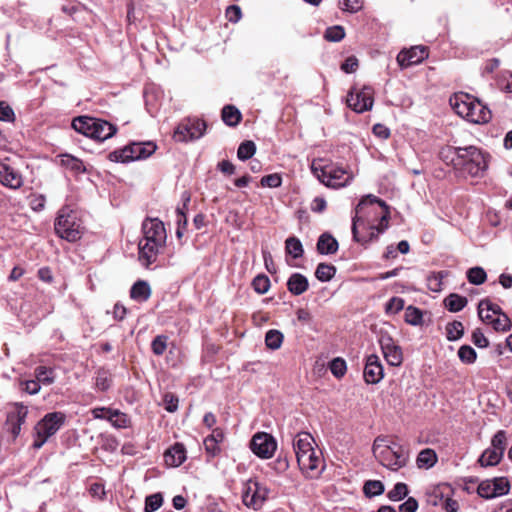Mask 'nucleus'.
I'll return each instance as SVG.
<instances>
[{"label": "nucleus", "mask_w": 512, "mask_h": 512, "mask_svg": "<svg viewBox=\"0 0 512 512\" xmlns=\"http://www.w3.org/2000/svg\"><path fill=\"white\" fill-rule=\"evenodd\" d=\"M472 342L479 348H486L489 345L488 339L480 329H475L472 333Z\"/></svg>", "instance_id": "62"}, {"label": "nucleus", "mask_w": 512, "mask_h": 512, "mask_svg": "<svg viewBox=\"0 0 512 512\" xmlns=\"http://www.w3.org/2000/svg\"><path fill=\"white\" fill-rule=\"evenodd\" d=\"M466 277L469 283L473 285H481L487 279V274L482 267L475 266L467 270Z\"/></svg>", "instance_id": "41"}, {"label": "nucleus", "mask_w": 512, "mask_h": 512, "mask_svg": "<svg viewBox=\"0 0 512 512\" xmlns=\"http://www.w3.org/2000/svg\"><path fill=\"white\" fill-rule=\"evenodd\" d=\"M317 250L320 254H334L338 250V242L332 235L323 233L318 239Z\"/></svg>", "instance_id": "26"}, {"label": "nucleus", "mask_w": 512, "mask_h": 512, "mask_svg": "<svg viewBox=\"0 0 512 512\" xmlns=\"http://www.w3.org/2000/svg\"><path fill=\"white\" fill-rule=\"evenodd\" d=\"M95 119L89 116H79L73 119L72 128L87 137L91 138L92 127L95 125Z\"/></svg>", "instance_id": "28"}, {"label": "nucleus", "mask_w": 512, "mask_h": 512, "mask_svg": "<svg viewBox=\"0 0 512 512\" xmlns=\"http://www.w3.org/2000/svg\"><path fill=\"white\" fill-rule=\"evenodd\" d=\"M116 131L117 128L113 124L96 118L95 125L92 127L91 138L98 141H104L111 138Z\"/></svg>", "instance_id": "21"}, {"label": "nucleus", "mask_w": 512, "mask_h": 512, "mask_svg": "<svg viewBox=\"0 0 512 512\" xmlns=\"http://www.w3.org/2000/svg\"><path fill=\"white\" fill-rule=\"evenodd\" d=\"M165 463L171 467H178L186 460V449L182 443H175L164 454Z\"/></svg>", "instance_id": "22"}, {"label": "nucleus", "mask_w": 512, "mask_h": 512, "mask_svg": "<svg viewBox=\"0 0 512 512\" xmlns=\"http://www.w3.org/2000/svg\"><path fill=\"white\" fill-rule=\"evenodd\" d=\"M27 415L28 407L23 403L12 404L11 410L7 413L4 427L13 440L20 435L21 427L26 422Z\"/></svg>", "instance_id": "14"}, {"label": "nucleus", "mask_w": 512, "mask_h": 512, "mask_svg": "<svg viewBox=\"0 0 512 512\" xmlns=\"http://www.w3.org/2000/svg\"><path fill=\"white\" fill-rule=\"evenodd\" d=\"M141 230L143 237L138 244L139 261L143 266L149 268L165 249L167 232L161 220L150 217L144 219Z\"/></svg>", "instance_id": "1"}, {"label": "nucleus", "mask_w": 512, "mask_h": 512, "mask_svg": "<svg viewBox=\"0 0 512 512\" xmlns=\"http://www.w3.org/2000/svg\"><path fill=\"white\" fill-rule=\"evenodd\" d=\"M276 448V440L266 432L256 433L250 441V449L256 456L262 459L271 458Z\"/></svg>", "instance_id": "16"}, {"label": "nucleus", "mask_w": 512, "mask_h": 512, "mask_svg": "<svg viewBox=\"0 0 512 512\" xmlns=\"http://www.w3.org/2000/svg\"><path fill=\"white\" fill-rule=\"evenodd\" d=\"M448 275L447 271L433 272L427 277L428 287L434 292L441 290L442 279Z\"/></svg>", "instance_id": "47"}, {"label": "nucleus", "mask_w": 512, "mask_h": 512, "mask_svg": "<svg viewBox=\"0 0 512 512\" xmlns=\"http://www.w3.org/2000/svg\"><path fill=\"white\" fill-rule=\"evenodd\" d=\"M507 445L506 431L499 430L491 440V447L504 454Z\"/></svg>", "instance_id": "53"}, {"label": "nucleus", "mask_w": 512, "mask_h": 512, "mask_svg": "<svg viewBox=\"0 0 512 512\" xmlns=\"http://www.w3.org/2000/svg\"><path fill=\"white\" fill-rule=\"evenodd\" d=\"M156 145L152 142L132 143L121 150L110 153L109 159L115 162H129L149 157L154 153Z\"/></svg>", "instance_id": "9"}, {"label": "nucleus", "mask_w": 512, "mask_h": 512, "mask_svg": "<svg viewBox=\"0 0 512 512\" xmlns=\"http://www.w3.org/2000/svg\"><path fill=\"white\" fill-rule=\"evenodd\" d=\"M373 89L365 86L362 89H351L347 96V105L356 113L369 111L373 106Z\"/></svg>", "instance_id": "15"}, {"label": "nucleus", "mask_w": 512, "mask_h": 512, "mask_svg": "<svg viewBox=\"0 0 512 512\" xmlns=\"http://www.w3.org/2000/svg\"><path fill=\"white\" fill-rule=\"evenodd\" d=\"M269 495V489L257 481L249 479L243 488L242 501L245 506L258 510L262 507Z\"/></svg>", "instance_id": "10"}, {"label": "nucleus", "mask_w": 512, "mask_h": 512, "mask_svg": "<svg viewBox=\"0 0 512 512\" xmlns=\"http://www.w3.org/2000/svg\"><path fill=\"white\" fill-rule=\"evenodd\" d=\"M491 479H487L482 481L477 488V493L480 497L485 499H493L497 497V493H495L492 486Z\"/></svg>", "instance_id": "51"}, {"label": "nucleus", "mask_w": 512, "mask_h": 512, "mask_svg": "<svg viewBox=\"0 0 512 512\" xmlns=\"http://www.w3.org/2000/svg\"><path fill=\"white\" fill-rule=\"evenodd\" d=\"M221 117L224 123L230 127L237 126L241 119L242 114L238 108L233 105H225L222 108Z\"/></svg>", "instance_id": "29"}, {"label": "nucleus", "mask_w": 512, "mask_h": 512, "mask_svg": "<svg viewBox=\"0 0 512 512\" xmlns=\"http://www.w3.org/2000/svg\"><path fill=\"white\" fill-rule=\"evenodd\" d=\"M467 303L468 300L466 297L456 293H451L444 299V306L450 312L461 311Z\"/></svg>", "instance_id": "30"}, {"label": "nucleus", "mask_w": 512, "mask_h": 512, "mask_svg": "<svg viewBox=\"0 0 512 512\" xmlns=\"http://www.w3.org/2000/svg\"><path fill=\"white\" fill-rule=\"evenodd\" d=\"M404 308V300L400 297H392L385 305L387 314H397Z\"/></svg>", "instance_id": "56"}, {"label": "nucleus", "mask_w": 512, "mask_h": 512, "mask_svg": "<svg viewBox=\"0 0 512 512\" xmlns=\"http://www.w3.org/2000/svg\"><path fill=\"white\" fill-rule=\"evenodd\" d=\"M493 489L497 493V497L506 495L510 491V482L506 477H495L491 479Z\"/></svg>", "instance_id": "45"}, {"label": "nucleus", "mask_w": 512, "mask_h": 512, "mask_svg": "<svg viewBox=\"0 0 512 512\" xmlns=\"http://www.w3.org/2000/svg\"><path fill=\"white\" fill-rule=\"evenodd\" d=\"M428 50L426 46L418 45L409 49H403L397 55V63L404 69L413 65L420 64L428 58Z\"/></svg>", "instance_id": "18"}, {"label": "nucleus", "mask_w": 512, "mask_h": 512, "mask_svg": "<svg viewBox=\"0 0 512 512\" xmlns=\"http://www.w3.org/2000/svg\"><path fill=\"white\" fill-rule=\"evenodd\" d=\"M256 152V145L253 141L247 140L242 142L237 150V157L242 160L250 159Z\"/></svg>", "instance_id": "43"}, {"label": "nucleus", "mask_w": 512, "mask_h": 512, "mask_svg": "<svg viewBox=\"0 0 512 512\" xmlns=\"http://www.w3.org/2000/svg\"><path fill=\"white\" fill-rule=\"evenodd\" d=\"M485 321L490 323L496 331L505 332L510 330L512 326L511 320L504 312L492 317L490 320Z\"/></svg>", "instance_id": "37"}, {"label": "nucleus", "mask_w": 512, "mask_h": 512, "mask_svg": "<svg viewBox=\"0 0 512 512\" xmlns=\"http://www.w3.org/2000/svg\"><path fill=\"white\" fill-rule=\"evenodd\" d=\"M309 288V282L306 276L301 273H293L287 281L288 291L295 296L306 292Z\"/></svg>", "instance_id": "23"}, {"label": "nucleus", "mask_w": 512, "mask_h": 512, "mask_svg": "<svg viewBox=\"0 0 512 512\" xmlns=\"http://www.w3.org/2000/svg\"><path fill=\"white\" fill-rule=\"evenodd\" d=\"M163 401L165 404V409L168 412L173 413L178 409L179 400L174 394H172V393L165 394Z\"/></svg>", "instance_id": "61"}, {"label": "nucleus", "mask_w": 512, "mask_h": 512, "mask_svg": "<svg viewBox=\"0 0 512 512\" xmlns=\"http://www.w3.org/2000/svg\"><path fill=\"white\" fill-rule=\"evenodd\" d=\"M418 509V502L415 498L409 497L404 503L399 506L400 512H416Z\"/></svg>", "instance_id": "64"}, {"label": "nucleus", "mask_w": 512, "mask_h": 512, "mask_svg": "<svg viewBox=\"0 0 512 512\" xmlns=\"http://www.w3.org/2000/svg\"><path fill=\"white\" fill-rule=\"evenodd\" d=\"M299 468L309 478L320 476L324 469V460L321 451L315 448L296 457Z\"/></svg>", "instance_id": "13"}, {"label": "nucleus", "mask_w": 512, "mask_h": 512, "mask_svg": "<svg viewBox=\"0 0 512 512\" xmlns=\"http://www.w3.org/2000/svg\"><path fill=\"white\" fill-rule=\"evenodd\" d=\"M109 422L117 429L128 428L131 424L130 417L118 409H112L109 415Z\"/></svg>", "instance_id": "33"}, {"label": "nucleus", "mask_w": 512, "mask_h": 512, "mask_svg": "<svg viewBox=\"0 0 512 512\" xmlns=\"http://www.w3.org/2000/svg\"><path fill=\"white\" fill-rule=\"evenodd\" d=\"M459 359L466 364H472L476 361L477 353L469 345H462L458 350Z\"/></svg>", "instance_id": "48"}, {"label": "nucleus", "mask_w": 512, "mask_h": 512, "mask_svg": "<svg viewBox=\"0 0 512 512\" xmlns=\"http://www.w3.org/2000/svg\"><path fill=\"white\" fill-rule=\"evenodd\" d=\"M151 296L150 285L146 281L139 280L133 284L130 297L138 302H145Z\"/></svg>", "instance_id": "27"}, {"label": "nucleus", "mask_w": 512, "mask_h": 512, "mask_svg": "<svg viewBox=\"0 0 512 512\" xmlns=\"http://www.w3.org/2000/svg\"><path fill=\"white\" fill-rule=\"evenodd\" d=\"M252 287L256 293L265 294L270 288V279L264 274L257 275L252 281Z\"/></svg>", "instance_id": "46"}, {"label": "nucleus", "mask_w": 512, "mask_h": 512, "mask_svg": "<svg viewBox=\"0 0 512 512\" xmlns=\"http://www.w3.org/2000/svg\"><path fill=\"white\" fill-rule=\"evenodd\" d=\"M284 335L276 329L268 330L265 335V344L271 350H277L283 343Z\"/></svg>", "instance_id": "36"}, {"label": "nucleus", "mask_w": 512, "mask_h": 512, "mask_svg": "<svg viewBox=\"0 0 512 512\" xmlns=\"http://www.w3.org/2000/svg\"><path fill=\"white\" fill-rule=\"evenodd\" d=\"M35 377L40 384L50 385L55 380L54 370L45 366H38L35 368Z\"/></svg>", "instance_id": "39"}, {"label": "nucleus", "mask_w": 512, "mask_h": 512, "mask_svg": "<svg viewBox=\"0 0 512 512\" xmlns=\"http://www.w3.org/2000/svg\"><path fill=\"white\" fill-rule=\"evenodd\" d=\"M384 490V484L379 480H368L363 486V493L369 498L383 494Z\"/></svg>", "instance_id": "40"}, {"label": "nucleus", "mask_w": 512, "mask_h": 512, "mask_svg": "<svg viewBox=\"0 0 512 512\" xmlns=\"http://www.w3.org/2000/svg\"><path fill=\"white\" fill-rule=\"evenodd\" d=\"M363 377L368 384H377L383 379L384 370L377 355L371 354L367 357Z\"/></svg>", "instance_id": "19"}, {"label": "nucleus", "mask_w": 512, "mask_h": 512, "mask_svg": "<svg viewBox=\"0 0 512 512\" xmlns=\"http://www.w3.org/2000/svg\"><path fill=\"white\" fill-rule=\"evenodd\" d=\"M163 498L160 493L149 495L145 499V512H154L161 507Z\"/></svg>", "instance_id": "52"}, {"label": "nucleus", "mask_w": 512, "mask_h": 512, "mask_svg": "<svg viewBox=\"0 0 512 512\" xmlns=\"http://www.w3.org/2000/svg\"><path fill=\"white\" fill-rule=\"evenodd\" d=\"M56 234L69 242H75L81 238L83 227L76 211L69 207L59 210L54 224Z\"/></svg>", "instance_id": "5"}, {"label": "nucleus", "mask_w": 512, "mask_h": 512, "mask_svg": "<svg viewBox=\"0 0 512 512\" xmlns=\"http://www.w3.org/2000/svg\"><path fill=\"white\" fill-rule=\"evenodd\" d=\"M368 204L369 205L377 204L382 209L381 216H380V222H379L378 226H375L376 231L378 233H382L388 227L389 210H388L387 204L383 200L377 198L374 195H367L366 197L362 198L360 200V202L357 204V206L355 208V216L352 219L353 239L358 243L363 242V240L358 236V230H357V226L363 222V219L360 216V214L363 213L365 206Z\"/></svg>", "instance_id": "7"}, {"label": "nucleus", "mask_w": 512, "mask_h": 512, "mask_svg": "<svg viewBox=\"0 0 512 512\" xmlns=\"http://www.w3.org/2000/svg\"><path fill=\"white\" fill-rule=\"evenodd\" d=\"M405 321L406 323L413 326L421 325L423 322L422 311L419 308L414 307L412 305L408 306L405 309Z\"/></svg>", "instance_id": "42"}, {"label": "nucleus", "mask_w": 512, "mask_h": 512, "mask_svg": "<svg viewBox=\"0 0 512 512\" xmlns=\"http://www.w3.org/2000/svg\"><path fill=\"white\" fill-rule=\"evenodd\" d=\"M446 338L448 341H457L464 335V325L461 321H452L445 327Z\"/></svg>", "instance_id": "34"}, {"label": "nucleus", "mask_w": 512, "mask_h": 512, "mask_svg": "<svg viewBox=\"0 0 512 512\" xmlns=\"http://www.w3.org/2000/svg\"><path fill=\"white\" fill-rule=\"evenodd\" d=\"M46 198L43 195H32L29 200V205L34 211H41L45 207Z\"/></svg>", "instance_id": "63"}, {"label": "nucleus", "mask_w": 512, "mask_h": 512, "mask_svg": "<svg viewBox=\"0 0 512 512\" xmlns=\"http://www.w3.org/2000/svg\"><path fill=\"white\" fill-rule=\"evenodd\" d=\"M372 451L379 463L392 471L406 466L408 461V452L404 447L395 442H389L386 437H377Z\"/></svg>", "instance_id": "3"}, {"label": "nucleus", "mask_w": 512, "mask_h": 512, "mask_svg": "<svg viewBox=\"0 0 512 512\" xmlns=\"http://www.w3.org/2000/svg\"><path fill=\"white\" fill-rule=\"evenodd\" d=\"M499 305L492 303L488 298L482 299L478 304V315L483 320H490L492 317L502 313Z\"/></svg>", "instance_id": "25"}, {"label": "nucleus", "mask_w": 512, "mask_h": 512, "mask_svg": "<svg viewBox=\"0 0 512 512\" xmlns=\"http://www.w3.org/2000/svg\"><path fill=\"white\" fill-rule=\"evenodd\" d=\"M167 340L168 337L165 335H158L153 339L151 349L155 355L161 356L165 352L167 348Z\"/></svg>", "instance_id": "55"}, {"label": "nucleus", "mask_w": 512, "mask_h": 512, "mask_svg": "<svg viewBox=\"0 0 512 512\" xmlns=\"http://www.w3.org/2000/svg\"><path fill=\"white\" fill-rule=\"evenodd\" d=\"M503 455L504 454L501 453V451L489 447L480 456L479 463L481 466H494L501 461Z\"/></svg>", "instance_id": "31"}, {"label": "nucleus", "mask_w": 512, "mask_h": 512, "mask_svg": "<svg viewBox=\"0 0 512 512\" xmlns=\"http://www.w3.org/2000/svg\"><path fill=\"white\" fill-rule=\"evenodd\" d=\"M329 368L335 377L341 378L346 373L347 366L345 360L342 358H335L330 362Z\"/></svg>", "instance_id": "54"}, {"label": "nucleus", "mask_w": 512, "mask_h": 512, "mask_svg": "<svg viewBox=\"0 0 512 512\" xmlns=\"http://www.w3.org/2000/svg\"><path fill=\"white\" fill-rule=\"evenodd\" d=\"M408 494V487L405 483L399 482L396 483L392 490H390L387 494V497L391 501H400L405 498Z\"/></svg>", "instance_id": "50"}, {"label": "nucleus", "mask_w": 512, "mask_h": 512, "mask_svg": "<svg viewBox=\"0 0 512 512\" xmlns=\"http://www.w3.org/2000/svg\"><path fill=\"white\" fill-rule=\"evenodd\" d=\"M313 442H314V439L311 436V434H309L307 432L298 433L295 436V438L293 439V448H294L296 457L303 453L313 450L314 449V447L312 446Z\"/></svg>", "instance_id": "24"}, {"label": "nucleus", "mask_w": 512, "mask_h": 512, "mask_svg": "<svg viewBox=\"0 0 512 512\" xmlns=\"http://www.w3.org/2000/svg\"><path fill=\"white\" fill-rule=\"evenodd\" d=\"M281 184L282 178L277 173L266 175L261 179V185L264 187L277 188L281 186Z\"/></svg>", "instance_id": "57"}, {"label": "nucleus", "mask_w": 512, "mask_h": 512, "mask_svg": "<svg viewBox=\"0 0 512 512\" xmlns=\"http://www.w3.org/2000/svg\"><path fill=\"white\" fill-rule=\"evenodd\" d=\"M286 253L291 255L294 259L300 258L303 255V246L301 241L296 237H289L285 241Z\"/></svg>", "instance_id": "38"}, {"label": "nucleus", "mask_w": 512, "mask_h": 512, "mask_svg": "<svg viewBox=\"0 0 512 512\" xmlns=\"http://www.w3.org/2000/svg\"><path fill=\"white\" fill-rule=\"evenodd\" d=\"M204 446H205L206 452L212 457H214L220 453L219 443H217L213 437L207 436L204 440Z\"/></svg>", "instance_id": "59"}, {"label": "nucleus", "mask_w": 512, "mask_h": 512, "mask_svg": "<svg viewBox=\"0 0 512 512\" xmlns=\"http://www.w3.org/2000/svg\"><path fill=\"white\" fill-rule=\"evenodd\" d=\"M206 130V123L198 118L182 120L175 128L173 138L177 142L193 141L201 138Z\"/></svg>", "instance_id": "11"}, {"label": "nucleus", "mask_w": 512, "mask_h": 512, "mask_svg": "<svg viewBox=\"0 0 512 512\" xmlns=\"http://www.w3.org/2000/svg\"><path fill=\"white\" fill-rule=\"evenodd\" d=\"M452 109L462 118L475 124H484L491 119V111L474 96L459 92L450 97Z\"/></svg>", "instance_id": "2"}, {"label": "nucleus", "mask_w": 512, "mask_h": 512, "mask_svg": "<svg viewBox=\"0 0 512 512\" xmlns=\"http://www.w3.org/2000/svg\"><path fill=\"white\" fill-rule=\"evenodd\" d=\"M345 37V30L342 26L336 25L326 29L324 38L330 42H339Z\"/></svg>", "instance_id": "49"}, {"label": "nucleus", "mask_w": 512, "mask_h": 512, "mask_svg": "<svg viewBox=\"0 0 512 512\" xmlns=\"http://www.w3.org/2000/svg\"><path fill=\"white\" fill-rule=\"evenodd\" d=\"M339 7L343 11L355 13L362 8V3L360 0H343L339 3Z\"/></svg>", "instance_id": "58"}, {"label": "nucleus", "mask_w": 512, "mask_h": 512, "mask_svg": "<svg viewBox=\"0 0 512 512\" xmlns=\"http://www.w3.org/2000/svg\"><path fill=\"white\" fill-rule=\"evenodd\" d=\"M15 119L13 109L5 102H0V120L12 122Z\"/></svg>", "instance_id": "60"}, {"label": "nucleus", "mask_w": 512, "mask_h": 512, "mask_svg": "<svg viewBox=\"0 0 512 512\" xmlns=\"http://www.w3.org/2000/svg\"><path fill=\"white\" fill-rule=\"evenodd\" d=\"M0 183L10 189H18L23 184L22 175L5 162L0 163Z\"/></svg>", "instance_id": "20"}, {"label": "nucleus", "mask_w": 512, "mask_h": 512, "mask_svg": "<svg viewBox=\"0 0 512 512\" xmlns=\"http://www.w3.org/2000/svg\"><path fill=\"white\" fill-rule=\"evenodd\" d=\"M61 163L64 167L67 169H70L71 171H74L76 173H83L85 172L84 164L81 160L78 158H75L71 155H63L61 159Z\"/></svg>", "instance_id": "44"}, {"label": "nucleus", "mask_w": 512, "mask_h": 512, "mask_svg": "<svg viewBox=\"0 0 512 512\" xmlns=\"http://www.w3.org/2000/svg\"><path fill=\"white\" fill-rule=\"evenodd\" d=\"M65 415L61 412H52L46 414L35 426V440L33 447L40 449L47 440L56 434L64 424Z\"/></svg>", "instance_id": "8"}, {"label": "nucleus", "mask_w": 512, "mask_h": 512, "mask_svg": "<svg viewBox=\"0 0 512 512\" xmlns=\"http://www.w3.org/2000/svg\"><path fill=\"white\" fill-rule=\"evenodd\" d=\"M299 468L309 478L320 476L324 469V460L321 451L315 448L296 457Z\"/></svg>", "instance_id": "12"}, {"label": "nucleus", "mask_w": 512, "mask_h": 512, "mask_svg": "<svg viewBox=\"0 0 512 512\" xmlns=\"http://www.w3.org/2000/svg\"><path fill=\"white\" fill-rule=\"evenodd\" d=\"M336 274V267L332 264L320 263L318 264L315 277L321 282L330 281Z\"/></svg>", "instance_id": "35"}, {"label": "nucleus", "mask_w": 512, "mask_h": 512, "mask_svg": "<svg viewBox=\"0 0 512 512\" xmlns=\"http://www.w3.org/2000/svg\"><path fill=\"white\" fill-rule=\"evenodd\" d=\"M311 170L321 183L331 188L344 187L353 179L352 172L323 159L313 160Z\"/></svg>", "instance_id": "4"}, {"label": "nucleus", "mask_w": 512, "mask_h": 512, "mask_svg": "<svg viewBox=\"0 0 512 512\" xmlns=\"http://www.w3.org/2000/svg\"><path fill=\"white\" fill-rule=\"evenodd\" d=\"M437 462V455L434 450L426 448L422 450L417 457L416 463L419 468L429 469Z\"/></svg>", "instance_id": "32"}, {"label": "nucleus", "mask_w": 512, "mask_h": 512, "mask_svg": "<svg viewBox=\"0 0 512 512\" xmlns=\"http://www.w3.org/2000/svg\"><path fill=\"white\" fill-rule=\"evenodd\" d=\"M453 151L457 157L455 165H461L471 176H479L488 167L486 156L475 146L455 147Z\"/></svg>", "instance_id": "6"}, {"label": "nucleus", "mask_w": 512, "mask_h": 512, "mask_svg": "<svg viewBox=\"0 0 512 512\" xmlns=\"http://www.w3.org/2000/svg\"><path fill=\"white\" fill-rule=\"evenodd\" d=\"M378 342L387 363L390 366H400L403 362V353L394 339L388 333L381 332Z\"/></svg>", "instance_id": "17"}]
</instances>
